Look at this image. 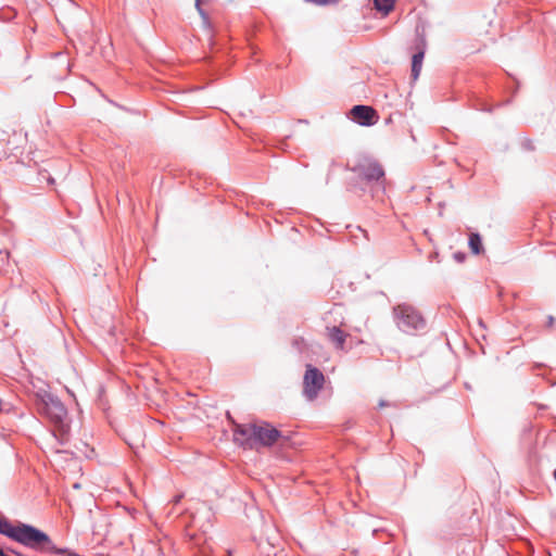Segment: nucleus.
<instances>
[{
    "label": "nucleus",
    "mask_w": 556,
    "mask_h": 556,
    "mask_svg": "<svg viewBox=\"0 0 556 556\" xmlns=\"http://www.w3.org/2000/svg\"><path fill=\"white\" fill-rule=\"evenodd\" d=\"M349 169L354 174L350 180L353 191L369 193L372 199L382 200L386 193V172L378 160L362 156Z\"/></svg>",
    "instance_id": "f257e3e1"
},
{
    "label": "nucleus",
    "mask_w": 556,
    "mask_h": 556,
    "mask_svg": "<svg viewBox=\"0 0 556 556\" xmlns=\"http://www.w3.org/2000/svg\"><path fill=\"white\" fill-rule=\"evenodd\" d=\"M39 396V412L46 415L50 421L55 426L56 431L53 433L54 438L61 445L67 442L70 431L68 425L65 422L67 409L60 399L50 392L43 391L38 394Z\"/></svg>",
    "instance_id": "f03ea898"
},
{
    "label": "nucleus",
    "mask_w": 556,
    "mask_h": 556,
    "mask_svg": "<svg viewBox=\"0 0 556 556\" xmlns=\"http://www.w3.org/2000/svg\"><path fill=\"white\" fill-rule=\"evenodd\" d=\"M393 318L397 328L406 334H416L426 329L427 321L422 314L407 303L393 307Z\"/></svg>",
    "instance_id": "7ed1b4c3"
},
{
    "label": "nucleus",
    "mask_w": 556,
    "mask_h": 556,
    "mask_svg": "<svg viewBox=\"0 0 556 556\" xmlns=\"http://www.w3.org/2000/svg\"><path fill=\"white\" fill-rule=\"evenodd\" d=\"M254 447L264 446L269 447L273 446L281 437L282 433L280 430L275 428L271 424L267 421H255L254 429L252 432Z\"/></svg>",
    "instance_id": "20e7f679"
},
{
    "label": "nucleus",
    "mask_w": 556,
    "mask_h": 556,
    "mask_svg": "<svg viewBox=\"0 0 556 556\" xmlns=\"http://www.w3.org/2000/svg\"><path fill=\"white\" fill-rule=\"evenodd\" d=\"M325 383V376L323 371L308 364L303 377V395L313 401L318 396L319 391L323 389Z\"/></svg>",
    "instance_id": "39448f33"
},
{
    "label": "nucleus",
    "mask_w": 556,
    "mask_h": 556,
    "mask_svg": "<svg viewBox=\"0 0 556 556\" xmlns=\"http://www.w3.org/2000/svg\"><path fill=\"white\" fill-rule=\"evenodd\" d=\"M351 119L361 126H372L378 121V114L375 109L364 104L354 105L350 111Z\"/></svg>",
    "instance_id": "423d86ee"
},
{
    "label": "nucleus",
    "mask_w": 556,
    "mask_h": 556,
    "mask_svg": "<svg viewBox=\"0 0 556 556\" xmlns=\"http://www.w3.org/2000/svg\"><path fill=\"white\" fill-rule=\"evenodd\" d=\"M253 429L254 422L239 424L233 421L232 433L235 443L242 446L243 448H254V442L252 437Z\"/></svg>",
    "instance_id": "0eeeda50"
},
{
    "label": "nucleus",
    "mask_w": 556,
    "mask_h": 556,
    "mask_svg": "<svg viewBox=\"0 0 556 556\" xmlns=\"http://www.w3.org/2000/svg\"><path fill=\"white\" fill-rule=\"evenodd\" d=\"M426 36L424 33H419L417 30L416 38H415V48L416 52L412 56V78L416 80L420 74L421 67H422V61L426 53Z\"/></svg>",
    "instance_id": "6e6552de"
},
{
    "label": "nucleus",
    "mask_w": 556,
    "mask_h": 556,
    "mask_svg": "<svg viewBox=\"0 0 556 556\" xmlns=\"http://www.w3.org/2000/svg\"><path fill=\"white\" fill-rule=\"evenodd\" d=\"M327 337L336 345L337 349L343 350L346 339V333L337 326L327 327Z\"/></svg>",
    "instance_id": "1a4fd4ad"
},
{
    "label": "nucleus",
    "mask_w": 556,
    "mask_h": 556,
    "mask_svg": "<svg viewBox=\"0 0 556 556\" xmlns=\"http://www.w3.org/2000/svg\"><path fill=\"white\" fill-rule=\"evenodd\" d=\"M468 245L473 254H480L483 251L481 236L478 232L470 233Z\"/></svg>",
    "instance_id": "9d476101"
},
{
    "label": "nucleus",
    "mask_w": 556,
    "mask_h": 556,
    "mask_svg": "<svg viewBox=\"0 0 556 556\" xmlns=\"http://www.w3.org/2000/svg\"><path fill=\"white\" fill-rule=\"evenodd\" d=\"M395 0H374L377 11L388 14L394 8Z\"/></svg>",
    "instance_id": "9b49d317"
},
{
    "label": "nucleus",
    "mask_w": 556,
    "mask_h": 556,
    "mask_svg": "<svg viewBox=\"0 0 556 556\" xmlns=\"http://www.w3.org/2000/svg\"><path fill=\"white\" fill-rule=\"evenodd\" d=\"M12 522L9 518H7L4 515L0 514V534L8 538Z\"/></svg>",
    "instance_id": "f8f14e48"
},
{
    "label": "nucleus",
    "mask_w": 556,
    "mask_h": 556,
    "mask_svg": "<svg viewBox=\"0 0 556 556\" xmlns=\"http://www.w3.org/2000/svg\"><path fill=\"white\" fill-rule=\"evenodd\" d=\"M201 2H202V0H195L194 5H195V9H197V11H198L199 15L201 16V18H202V21H203V24L208 26V24H210L208 15H207V13L203 10V8H202V5H201Z\"/></svg>",
    "instance_id": "ddd939ff"
},
{
    "label": "nucleus",
    "mask_w": 556,
    "mask_h": 556,
    "mask_svg": "<svg viewBox=\"0 0 556 556\" xmlns=\"http://www.w3.org/2000/svg\"><path fill=\"white\" fill-rule=\"evenodd\" d=\"M305 1L314 3L316 5L324 7V5L338 4L341 0H305Z\"/></svg>",
    "instance_id": "4468645a"
},
{
    "label": "nucleus",
    "mask_w": 556,
    "mask_h": 556,
    "mask_svg": "<svg viewBox=\"0 0 556 556\" xmlns=\"http://www.w3.org/2000/svg\"><path fill=\"white\" fill-rule=\"evenodd\" d=\"M357 230H358V235H354L353 238H354V243L357 244L358 243V240L361 239V237L365 240V241H369V237H368V232L366 230H364L363 228H361L359 226L357 227Z\"/></svg>",
    "instance_id": "2eb2a0df"
},
{
    "label": "nucleus",
    "mask_w": 556,
    "mask_h": 556,
    "mask_svg": "<svg viewBox=\"0 0 556 556\" xmlns=\"http://www.w3.org/2000/svg\"><path fill=\"white\" fill-rule=\"evenodd\" d=\"M453 256H454V260L457 261L458 263H462L466 258V254L462 253V252H456V253H454Z\"/></svg>",
    "instance_id": "dca6fc26"
},
{
    "label": "nucleus",
    "mask_w": 556,
    "mask_h": 556,
    "mask_svg": "<svg viewBox=\"0 0 556 556\" xmlns=\"http://www.w3.org/2000/svg\"><path fill=\"white\" fill-rule=\"evenodd\" d=\"M554 321H555V318L552 315H549L547 317V326L552 327L554 325Z\"/></svg>",
    "instance_id": "f3484780"
},
{
    "label": "nucleus",
    "mask_w": 556,
    "mask_h": 556,
    "mask_svg": "<svg viewBox=\"0 0 556 556\" xmlns=\"http://www.w3.org/2000/svg\"><path fill=\"white\" fill-rule=\"evenodd\" d=\"M379 533H384V530L383 529H378V528L372 530V535L374 536H378Z\"/></svg>",
    "instance_id": "a211bd4d"
},
{
    "label": "nucleus",
    "mask_w": 556,
    "mask_h": 556,
    "mask_svg": "<svg viewBox=\"0 0 556 556\" xmlns=\"http://www.w3.org/2000/svg\"><path fill=\"white\" fill-rule=\"evenodd\" d=\"M389 405H390V403H389V402H387V401H384V400H380V402H379V404H378V406H379L380 408L386 407V406H389Z\"/></svg>",
    "instance_id": "6ab92c4d"
},
{
    "label": "nucleus",
    "mask_w": 556,
    "mask_h": 556,
    "mask_svg": "<svg viewBox=\"0 0 556 556\" xmlns=\"http://www.w3.org/2000/svg\"><path fill=\"white\" fill-rule=\"evenodd\" d=\"M12 554H14L15 556H24L21 552L14 549V548H10L9 549Z\"/></svg>",
    "instance_id": "aec40b11"
},
{
    "label": "nucleus",
    "mask_w": 556,
    "mask_h": 556,
    "mask_svg": "<svg viewBox=\"0 0 556 556\" xmlns=\"http://www.w3.org/2000/svg\"><path fill=\"white\" fill-rule=\"evenodd\" d=\"M47 181H48V184H49V185H54V182H55V181H54V178H53V177H51V176H48V177H47Z\"/></svg>",
    "instance_id": "412c9836"
},
{
    "label": "nucleus",
    "mask_w": 556,
    "mask_h": 556,
    "mask_svg": "<svg viewBox=\"0 0 556 556\" xmlns=\"http://www.w3.org/2000/svg\"><path fill=\"white\" fill-rule=\"evenodd\" d=\"M268 556H270V555H268ZM274 556H286V555L283 554L282 551H280V552H275Z\"/></svg>",
    "instance_id": "4be33fe9"
},
{
    "label": "nucleus",
    "mask_w": 556,
    "mask_h": 556,
    "mask_svg": "<svg viewBox=\"0 0 556 556\" xmlns=\"http://www.w3.org/2000/svg\"><path fill=\"white\" fill-rule=\"evenodd\" d=\"M180 498H181V495H177V496H175L174 502L177 504V503H179Z\"/></svg>",
    "instance_id": "5701e85b"
},
{
    "label": "nucleus",
    "mask_w": 556,
    "mask_h": 556,
    "mask_svg": "<svg viewBox=\"0 0 556 556\" xmlns=\"http://www.w3.org/2000/svg\"><path fill=\"white\" fill-rule=\"evenodd\" d=\"M553 476H554V479L556 480V469L554 470Z\"/></svg>",
    "instance_id": "b1692460"
}]
</instances>
